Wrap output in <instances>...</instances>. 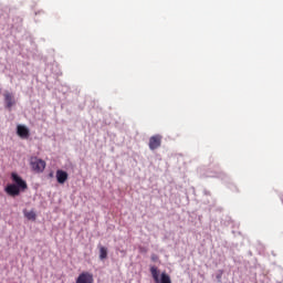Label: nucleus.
Instances as JSON below:
<instances>
[{
	"label": "nucleus",
	"instance_id": "1",
	"mask_svg": "<svg viewBox=\"0 0 283 283\" xmlns=\"http://www.w3.org/2000/svg\"><path fill=\"white\" fill-rule=\"evenodd\" d=\"M11 180L14 184H9L4 188V191L8 196H11V198H17V196L21 195V191H25L28 189V182L21 178L17 172L11 174Z\"/></svg>",
	"mask_w": 283,
	"mask_h": 283
},
{
	"label": "nucleus",
	"instance_id": "2",
	"mask_svg": "<svg viewBox=\"0 0 283 283\" xmlns=\"http://www.w3.org/2000/svg\"><path fill=\"white\" fill-rule=\"evenodd\" d=\"M150 273L155 283H171V276L167 274V272H163L161 274L158 272V268L151 266Z\"/></svg>",
	"mask_w": 283,
	"mask_h": 283
},
{
	"label": "nucleus",
	"instance_id": "3",
	"mask_svg": "<svg viewBox=\"0 0 283 283\" xmlns=\"http://www.w3.org/2000/svg\"><path fill=\"white\" fill-rule=\"evenodd\" d=\"M30 166L36 174H43V171H45L46 164L43 159H40L38 157H31Z\"/></svg>",
	"mask_w": 283,
	"mask_h": 283
},
{
	"label": "nucleus",
	"instance_id": "4",
	"mask_svg": "<svg viewBox=\"0 0 283 283\" xmlns=\"http://www.w3.org/2000/svg\"><path fill=\"white\" fill-rule=\"evenodd\" d=\"M3 97H4L6 109H8L9 112H12V107H14V105H17V99L14 98V94L6 91L3 94Z\"/></svg>",
	"mask_w": 283,
	"mask_h": 283
},
{
	"label": "nucleus",
	"instance_id": "5",
	"mask_svg": "<svg viewBox=\"0 0 283 283\" xmlns=\"http://www.w3.org/2000/svg\"><path fill=\"white\" fill-rule=\"evenodd\" d=\"M163 145V137L160 135H154L149 138L148 147L151 151L158 149Z\"/></svg>",
	"mask_w": 283,
	"mask_h": 283
},
{
	"label": "nucleus",
	"instance_id": "6",
	"mask_svg": "<svg viewBox=\"0 0 283 283\" xmlns=\"http://www.w3.org/2000/svg\"><path fill=\"white\" fill-rule=\"evenodd\" d=\"M75 283H94V274L90 272H82Z\"/></svg>",
	"mask_w": 283,
	"mask_h": 283
},
{
	"label": "nucleus",
	"instance_id": "7",
	"mask_svg": "<svg viewBox=\"0 0 283 283\" xmlns=\"http://www.w3.org/2000/svg\"><path fill=\"white\" fill-rule=\"evenodd\" d=\"M55 178L59 185H65V182H67V178H70V175H67V171L65 170L57 169Z\"/></svg>",
	"mask_w": 283,
	"mask_h": 283
},
{
	"label": "nucleus",
	"instance_id": "8",
	"mask_svg": "<svg viewBox=\"0 0 283 283\" xmlns=\"http://www.w3.org/2000/svg\"><path fill=\"white\" fill-rule=\"evenodd\" d=\"M17 134L18 136H20V138H24V139L30 138V129L27 126L18 125Z\"/></svg>",
	"mask_w": 283,
	"mask_h": 283
},
{
	"label": "nucleus",
	"instance_id": "9",
	"mask_svg": "<svg viewBox=\"0 0 283 283\" xmlns=\"http://www.w3.org/2000/svg\"><path fill=\"white\" fill-rule=\"evenodd\" d=\"M99 260H107V248H99Z\"/></svg>",
	"mask_w": 283,
	"mask_h": 283
},
{
	"label": "nucleus",
	"instance_id": "10",
	"mask_svg": "<svg viewBox=\"0 0 283 283\" xmlns=\"http://www.w3.org/2000/svg\"><path fill=\"white\" fill-rule=\"evenodd\" d=\"M27 220H36V213L34 211L24 212Z\"/></svg>",
	"mask_w": 283,
	"mask_h": 283
},
{
	"label": "nucleus",
	"instance_id": "11",
	"mask_svg": "<svg viewBox=\"0 0 283 283\" xmlns=\"http://www.w3.org/2000/svg\"><path fill=\"white\" fill-rule=\"evenodd\" d=\"M151 260H153V262H158V255L151 254Z\"/></svg>",
	"mask_w": 283,
	"mask_h": 283
},
{
	"label": "nucleus",
	"instance_id": "12",
	"mask_svg": "<svg viewBox=\"0 0 283 283\" xmlns=\"http://www.w3.org/2000/svg\"><path fill=\"white\" fill-rule=\"evenodd\" d=\"M49 178H54V172H53V171H51V172L49 174Z\"/></svg>",
	"mask_w": 283,
	"mask_h": 283
}]
</instances>
